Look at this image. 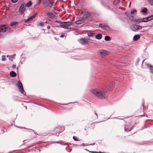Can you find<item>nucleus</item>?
<instances>
[{
    "label": "nucleus",
    "instance_id": "obj_1",
    "mask_svg": "<svg viewBox=\"0 0 153 153\" xmlns=\"http://www.w3.org/2000/svg\"><path fill=\"white\" fill-rule=\"evenodd\" d=\"M90 91L99 99H104L105 98V92L100 89H90Z\"/></svg>",
    "mask_w": 153,
    "mask_h": 153
},
{
    "label": "nucleus",
    "instance_id": "obj_2",
    "mask_svg": "<svg viewBox=\"0 0 153 153\" xmlns=\"http://www.w3.org/2000/svg\"><path fill=\"white\" fill-rule=\"evenodd\" d=\"M90 91L99 99H104L105 98V92L100 89H90Z\"/></svg>",
    "mask_w": 153,
    "mask_h": 153
},
{
    "label": "nucleus",
    "instance_id": "obj_3",
    "mask_svg": "<svg viewBox=\"0 0 153 153\" xmlns=\"http://www.w3.org/2000/svg\"><path fill=\"white\" fill-rule=\"evenodd\" d=\"M73 23L71 22H64L61 23L62 25L60 26L61 27H62L65 29H70V27Z\"/></svg>",
    "mask_w": 153,
    "mask_h": 153
},
{
    "label": "nucleus",
    "instance_id": "obj_4",
    "mask_svg": "<svg viewBox=\"0 0 153 153\" xmlns=\"http://www.w3.org/2000/svg\"><path fill=\"white\" fill-rule=\"evenodd\" d=\"M79 42L82 45H85L88 44V40L85 38H80L78 40Z\"/></svg>",
    "mask_w": 153,
    "mask_h": 153
},
{
    "label": "nucleus",
    "instance_id": "obj_5",
    "mask_svg": "<svg viewBox=\"0 0 153 153\" xmlns=\"http://www.w3.org/2000/svg\"><path fill=\"white\" fill-rule=\"evenodd\" d=\"M25 9L26 7L25 3H22L19 9V11L21 14H23L24 13Z\"/></svg>",
    "mask_w": 153,
    "mask_h": 153
},
{
    "label": "nucleus",
    "instance_id": "obj_6",
    "mask_svg": "<svg viewBox=\"0 0 153 153\" xmlns=\"http://www.w3.org/2000/svg\"><path fill=\"white\" fill-rule=\"evenodd\" d=\"M149 21L148 17L143 19H139L135 20V22H146Z\"/></svg>",
    "mask_w": 153,
    "mask_h": 153
},
{
    "label": "nucleus",
    "instance_id": "obj_7",
    "mask_svg": "<svg viewBox=\"0 0 153 153\" xmlns=\"http://www.w3.org/2000/svg\"><path fill=\"white\" fill-rule=\"evenodd\" d=\"M141 26L136 25H134L131 26V29L134 31H136L138 30L141 29Z\"/></svg>",
    "mask_w": 153,
    "mask_h": 153
},
{
    "label": "nucleus",
    "instance_id": "obj_8",
    "mask_svg": "<svg viewBox=\"0 0 153 153\" xmlns=\"http://www.w3.org/2000/svg\"><path fill=\"white\" fill-rule=\"evenodd\" d=\"M17 86L20 92L23 94L24 93V89L22 83L19 81L17 83Z\"/></svg>",
    "mask_w": 153,
    "mask_h": 153
},
{
    "label": "nucleus",
    "instance_id": "obj_9",
    "mask_svg": "<svg viewBox=\"0 0 153 153\" xmlns=\"http://www.w3.org/2000/svg\"><path fill=\"white\" fill-rule=\"evenodd\" d=\"M91 16L90 13L88 12H84L82 13V17L83 19H86L90 17Z\"/></svg>",
    "mask_w": 153,
    "mask_h": 153
},
{
    "label": "nucleus",
    "instance_id": "obj_10",
    "mask_svg": "<svg viewBox=\"0 0 153 153\" xmlns=\"http://www.w3.org/2000/svg\"><path fill=\"white\" fill-rule=\"evenodd\" d=\"M44 5L46 7H51L52 6V4L49 0H44Z\"/></svg>",
    "mask_w": 153,
    "mask_h": 153
},
{
    "label": "nucleus",
    "instance_id": "obj_11",
    "mask_svg": "<svg viewBox=\"0 0 153 153\" xmlns=\"http://www.w3.org/2000/svg\"><path fill=\"white\" fill-rule=\"evenodd\" d=\"M36 17V14H34L33 15L29 17L25 21V22L27 23L29 22L34 19Z\"/></svg>",
    "mask_w": 153,
    "mask_h": 153
},
{
    "label": "nucleus",
    "instance_id": "obj_12",
    "mask_svg": "<svg viewBox=\"0 0 153 153\" xmlns=\"http://www.w3.org/2000/svg\"><path fill=\"white\" fill-rule=\"evenodd\" d=\"M7 29V26L4 25L0 26V32H5Z\"/></svg>",
    "mask_w": 153,
    "mask_h": 153
},
{
    "label": "nucleus",
    "instance_id": "obj_13",
    "mask_svg": "<svg viewBox=\"0 0 153 153\" xmlns=\"http://www.w3.org/2000/svg\"><path fill=\"white\" fill-rule=\"evenodd\" d=\"M100 53L102 56H104L107 55V51L104 50H101L100 51Z\"/></svg>",
    "mask_w": 153,
    "mask_h": 153
},
{
    "label": "nucleus",
    "instance_id": "obj_14",
    "mask_svg": "<svg viewBox=\"0 0 153 153\" xmlns=\"http://www.w3.org/2000/svg\"><path fill=\"white\" fill-rule=\"evenodd\" d=\"M146 65L149 68L150 70L152 73L153 74V66L151 64H150L149 63L147 64Z\"/></svg>",
    "mask_w": 153,
    "mask_h": 153
},
{
    "label": "nucleus",
    "instance_id": "obj_15",
    "mask_svg": "<svg viewBox=\"0 0 153 153\" xmlns=\"http://www.w3.org/2000/svg\"><path fill=\"white\" fill-rule=\"evenodd\" d=\"M140 38V36L139 35L137 34L135 35L133 37V40L134 41H137Z\"/></svg>",
    "mask_w": 153,
    "mask_h": 153
},
{
    "label": "nucleus",
    "instance_id": "obj_16",
    "mask_svg": "<svg viewBox=\"0 0 153 153\" xmlns=\"http://www.w3.org/2000/svg\"><path fill=\"white\" fill-rule=\"evenodd\" d=\"M99 26H100L102 28H105L109 29L110 28L108 25L107 24H100L99 25Z\"/></svg>",
    "mask_w": 153,
    "mask_h": 153
},
{
    "label": "nucleus",
    "instance_id": "obj_17",
    "mask_svg": "<svg viewBox=\"0 0 153 153\" xmlns=\"http://www.w3.org/2000/svg\"><path fill=\"white\" fill-rule=\"evenodd\" d=\"M96 38L97 39L100 40L102 38V35L101 34L98 33L96 36Z\"/></svg>",
    "mask_w": 153,
    "mask_h": 153
},
{
    "label": "nucleus",
    "instance_id": "obj_18",
    "mask_svg": "<svg viewBox=\"0 0 153 153\" xmlns=\"http://www.w3.org/2000/svg\"><path fill=\"white\" fill-rule=\"evenodd\" d=\"M83 23V19H80L78 20L75 23L77 25H79Z\"/></svg>",
    "mask_w": 153,
    "mask_h": 153
},
{
    "label": "nucleus",
    "instance_id": "obj_19",
    "mask_svg": "<svg viewBox=\"0 0 153 153\" xmlns=\"http://www.w3.org/2000/svg\"><path fill=\"white\" fill-rule=\"evenodd\" d=\"M32 1H29L26 3L25 6V7H29L32 5Z\"/></svg>",
    "mask_w": 153,
    "mask_h": 153
},
{
    "label": "nucleus",
    "instance_id": "obj_20",
    "mask_svg": "<svg viewBox=\"0 0 153 153\" xmlns=\"http://www.w3.org/2000/svg\"><path fill=\"white\" fill-rule=\"evenodd\" d=\"M10 75L12 77H15L16 75V73L13 71H12L10 72Z\"/></svg>",
    "mask_w": 153,
    "mask_h": 153
},
{
    "label": "nucleus",
    "instance_id": "obj_21",
    "mask_svg": "<svg viewBox=\"0 0 153 153\" xmlns=\"http://www.w3.org/2000/svg\"><path fill=\"white\" fill-rule=\"evenodd\" d=\"M17 24L18 22H13L10 23V25L11 26H13L17 25Z\"/></svg>",
    "mask_w": 153,
    "mask_h": 153
},
{
    "label": "nucleus",
    "instance_id": "obj_22",
    "mask_svg": "<svg viewBox=\"0 0 153 153\" xmlns=\"http://www.w3.org/2000/svg\"><path fill=\"white\" fill-rule=\"evenodd\" d=\"M110 39V37L108 36H105V39L106 41H109Z\"/></svg>",
    "mask_w": 153,
    "mask_h": 153
},
{
    "label": "nucleus",
    "instance_id": "obj_23",
    "mask_svg": "<svg viewBox=\"0 0 153 153\" xmlns=\"http://www.w3.org/2000/svg\"><path fill=\"white\" fill-rule=\"evenodd\" d=\"M147 11V9L146 8H144L142 10V12L144 13H146Z\"/></svg>",
    "mask_w": 153,
    "mask_h": 153
},
{
    "label": "nucleus",
    "instance_id": "obj_24",
    "mask_svg": "<svg viewBox=\"0 0 153 153\" xmlns=\"http://www.w3.org/2000/svg\"><path fill=\"white\" fill-rule=\"evenodd\" d=\"M56 143H60L61 144H62V145H67L68 144L67 143H64V142H55Z\"/></svg>",
    "mask_w": 153,
    "mask_h": 153
},
{
    "label": "nucleus",
    "instance_id": "obj_25",
    "mask_svg": "<svg viewBox=\"0 0 153 153\" xmlns=\"http://www.w3.org/2000/svg\"><path fill=\"white\" fill-rule=\"evenodd\" d=\"M73 139L74 140L76 141H79V140H78V138L76 136H74L73 137Z\"/></svg>",
    "mask_w": 153,
    "mask_h": 153
},
{
    "label": "nucleus",
    "instance_id": "obj_26",
    "mask_svg": "<svg viewBox=\"0 0 153 153\" xmlns=\"http://www.w3.org/2000/svg\"><path fill=\"white\" fill-rule=\"evenodd\" d=\"M149 21H151L153 19V15L148 17Z\"/></svg>",
    "mask_w": 153,
    "mask_h": 153
},
{
    "label": "nucleus",
    "instance_id": "obj_27",
    "mask_svg": "<svg viewBox=\"0 0 153 153\" xmlns=\"http://www.w3.org/2000/svg\"><path fill=\"white\" fill-rule=\"evenodd\" d=\"M150 4L152 6H153V0H148Z\"/></svg>",
    "mask_w": 153,
    "mask_h": 153
},
{
    "label": "nucleus",
    "instance_id": "obj_28",
    "mask_svg": "<svg viewBox=\"0 0 153 153\" xmlns=\"http://www.w3.org/2000/svg\"><path fill=\"white\" fill-rule=\"evenodd\" d=\"M38 25L39 26H40L42 27L44 25V24L42 22H40L39 23Z\"/></svg>",
    "mask_w": 153,
    "mask_h": 153
},
{
    "label": "nucleus",
    "instance_id": "obj_29",
    "mask_svg": "<svg viewBox=\"0 0 153 153\" xmlns=\"http://www.w3.org/2000/svg\"><path fill=\"white\" fill-rule=\"evenodd\" d=\"M95 36V33H90L88 34V36Z\"/></svg>",
    "mask_w": 153,
    "mask_h": 153
},
{
    "label": "nucleus",
    "instance_id": "obj_30",
    "mask_svg": "<svg viewBox=\"0 0 153 153\" xmlns=\"http://www.w3.org/2000/svg\"><path fill=\"white\" fill-rule=\"evenodd\" d=\"M109 86L110 87L111 90H112L113 89L115 88V86L113 84L112 85H110Z\"/></svg>",
    "mask_w": 153,
    "mask_h": 153
},
{
    "label": "nucleus",
    "instance_id": "obj_31",
    "mask_svg": "<svg viewBox=\"0 0 153 153\" xmlns=\"http://www.w3.org/2000/svg\"><path fill=\"white\" fill-rule=\"evenodd\" d=\"M137 10H132L131 11V14H133L134 12L136 13L137 12Z\"/></svg>",
    "mask_w": 153,
    "mask_h": 153
},
{
    "label": "nucleus",
    "instance_id": "obj_32",
    "mask_svg": "<svg viewBox=\"0 0 153 153\" xmlns=\"http://www.w3.org/2000/svg\"><path fill=\"white\" fill-rule=\"evenodd\" d=\"M6 56H5L4 55H3L2 56V60H3V61H4L6 60Z\"/></svg>",
    "mask_w": 153,
    "mask_h": 153
},
{
    "label": "nucleus",
    "instance_id": "obj_33",
    "mask_svg": "<svg viewBox=\"0 0 153 153\" xmlns=\"http://www.w3.org/2000/svg\"><path fill=\"white\" fill-rule=\"evenodd\" d=\"M94 114L95 116L93 118L94 119H96L97 118V115L95 112L94 113Z\"/></svg>",
    "mask_w": 153,
    "mask_h": 153
},
{
    "label": "nucleus",
    "instance_id": "obj_34",
    "mask_svg": "<svg viewBox=\"0 0 153 153\" xmlns=\"http://www.w3.org/2000/svg\"><path fill=\"white\" fill-rule=\"evenodd\" d=\"M18 0H11L12 2L13 3H16Z\"/></svg>",
    "mask_w": 153,
    "mask_h": 153
},
{
    "label": "nucleus",
    "instance_id": "obj_35",
    "mask_svg": "<svg viewBox=\"0 0 153 153\" xmlns=\"http://www.w3.org/2000/svg\"><path fill=\"white\" fill-rule=\"evenodd\" d=\"M91 152L92 153H106L105 152Z\"/></svg>",
    "mask_w": 153,
    "mask_h": 153
},
{
    "label": "nucleus",
    "instance_id": "obj_36",
    "mask_svg": "<svg viewBox=\"0 0 153 153\" xmlns=\"http://www.w3.org/2000/svg\"><path fill=\"white\" fill-rule=\"evenodd\" d=\"M12 67L13 68H15L16 67V65L15 64H13L12 65Z\"/></svg>",
    "mask_w": 153,
    "mask_h": 153
},
{
    "label": "nucleus",
    "instance_id": "obj_37",
    "mask_svg": "<svg viewBox=\"0 0 153 153\" xmlns=\"http://www.w3.org/2000/svg\"><path fill=\"white\" fill-rule=\"evenodd\" d=\"M42 0H37V3L39 4H40Z\"/></svg>",
    "mask_w": 153,
    "mask_h": 153
},
{
    "label": "nucleus",
    "instance_id": "obj_38",
    "mask_svg": "<svg viewBox=\"0 0 153 153\" xmlns=\"http://www.w3.org/2000/svg\"><path fill=\"white\" fill-rule=\"evenodd\" d=\"M55 22L57 23H59L60 24H61V23H62V22H61L60 21H55Z\"/></svg>",
    "mask_w": 153,
    "mask_h": 153
},
{
    "label": "nucleus",
    "instance_id": "obj_39",
    "mask_svg": "<svg viewBox=\"0 0 153 153\" xmlns=\"http://www.w3.org/2000/svg\"><path fill=\"white\" fill-rule=\"evenodd\" d=\"M47 28L48 29H50V28H51V27L50 26H47Z\"/></svg>",
    "mask_w": 153,
    "mask_h": 153
},
{
    "label": "nucleus",
    "instance_id": "obj_40",
    "mask_svg": "<svg viewBox=\"0 0 153 153\" xmlns=\"http://www.w3.org/2000/svg\"><path fill=\"white\" fill-rule=\"evenodd\" d=\"M64 36V35L63 34H62V35L60 36V37L61 38H63Z\"/></svg>",
    "mask_w": 153,
    "mask_h": 153
},
{
    "label": "nucleus",
    "instance_id": "obj_41",
    "mask_svg": "<svg viewBox=\"0 0 153 153\" xmlns=\"http://www.w3.org/2000/svg\"><path fill=\"white\" fill-rule=\"evenodd\" d=\"M125 130L126 131H127V129L125 127Z\"/></svg>",
    "mask_w": 153,
    "mask_h": 153
},
{
    "label": "nucleus",
    "instance_id": "obj_42",
    "mask_svg": "<svg viewBox=\"0 0 153 153\" xmlns=\"http://www.w3.org/2000/svg\"><path fill=\"white\" fill-rule=\"evenodd\" d=\"M50 14L53 15V14L52 13H49L47 14V15H50Z\"/></svg>",
    "mask_w": 153,
    "mask_h": 153
},
{
    "label": "nucleus",
    "instance_id": "obj_43",
    "mask_svg": "<svg viewBox=\"0 0 153 153\" xmlns=\"http://www.w3.org/2000/svg\"><path fill=\"white\" fill-rule=\"evenodd\" d=\"M143 61H143L142 63H143Z\"/></svg>",
    "mask_w": 153,
    "mask_h": 153
}]
</instances>
